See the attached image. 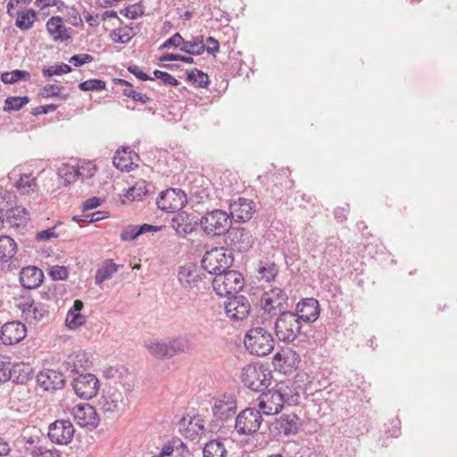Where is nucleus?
I'll list each match as a JSON object with an SVG mask.
<instances>
[{
    "instance_id": "obj_24",
    "label": "nucleus",
    "mask_w": 457,
    "mask_h": 457,
    "mask_svg": "<svg viewBox=\"0 0 457 457\" xmlns=\"http://www.w3.org/2000/svg\"><path fill=\"white\" fill-rule=\"evenodd\" d=\"M37 382L46 391H56L65 386L63 374L54 370L40 371L37 376Z\"/></svg>"
},
{
    "instance_id": "obj_39",
    "label": "nucleus",
    "mask_w": 457,
    "mask_h": 457,
    "mask_svg": "<svg viewBox=\"0 0 457 457\" xmlns=\"http://www.w3.org/2000/svg\"><path fill=\"white\" fill-rule=\"evenodd\" d=\"M186 79L192 85L202 88L207 87L210 83L209 76L196 68L186 72Z\"/></svg>"
},
{
    "instance_id": "obj_14",
    "label": "nucleus",
    "mask_w": 457,
    "mask_h": 457,
    "mask_svg": "<svg viewBox=\"0 0 457 457\" xmlns=\"http://www.w3.org/2000/svg\"><path fill=\"white\" fill-rule=\"evenodd\" d=\"M187 203V196L180 188L162 191L156 199L157 207L165 212H179Z\"/></svg>"
},
{
    "instance_id": "obj_32",
    "label": "nucleus",
    "mask_w": 457,
    "mask_h": 457,
    "mask_svg": "<svg viewBox=\"0 0 457 457\" xmlns=\"http://www.w3.org/2000/svg\"><path fill=\"white\" fill-rule=\"evenodd\" d=\"M12 381L16 384H26L32 377V368L29 364L16 363L11 368Z\"/></svg>"
},
{
    "instance_id": "obj_16",
    "label": "nucleus",
    "mask_w": 457,
    "mask_h": 457,
    "mask_svg": "<svg viewBox=\"0 0 457 457\" xmlns=\"http://www.w3.org/2000/svg\"><path fill=\"white\" fill-rule=\"evenodd\" d=\"M251 312V304L247 297L244 295H234L228 297L225 303V312L228 318L232 320H244Z\"/></svg>"
},
{
    "instance_id": "obj_3",
    "label": "nucleus",
    "mask_w": 457,
    "mask_h": 457,
    "mask_svg": "<svg viewBox=\"0 0 457 457\" xmlns=\"http://www.w3.org/2000/svg\"><path fill=\"white\" fill-rule=\"evenodd\" d=\"M272 334L262 327L250 328L244 338L247 351L256 356H265L274 349Z\"/></svg>"
},
{
    "instance_id": "obj_45",
    "label": "nucleus",
    "mask_w": 457,
    "mask_h": 457,
    "mask_svg": "<svg viewBox=\"0 0 457 457\" xmlns=\"http://www.w3.org/2000/svg\"><path fill=\"white\" fill-rule=\"evenodd\" d=\"M79 88L81 91H100L105 89L106 83L103 79H91L82 81L79 84Z\"/></svg>"
},
{
    "instance_id": "obj_47",
    "label": "nucleus",
    "mask_w": 457,
    "mask_h": 457,
    "mask_svg": "<svg viewBox=\"0 0 457 457\" xmlns=\"http://www.w3.org/2000/svg\"><path fill=\"white\" fill-rule=\"evenodd\" d=\"M71 71V67L66 63H60L54 66H49L43 69L42 73L45 77L50 78L54 75H62Z\"/></svg>"
},
{
    "instance_id": "obj_27",
    "label": "nucleus",
    "mask_w": 457,
    "mask_h": 457,
    "mask_svg": "<svg viewBox=\"0 0 457 457\" xmlns=\"http://www.w3.org/2000/svg\"><path fill=\"white\" fill-rule=\"evenodd\" d=\"M43 280L44 273L36 266H27L20 271V283L25 289L37 288Z\"/></svg>"
},
{
    "instance_id": "obj_49",
    "label": "nucleus",
    "mask_w": 457,
    "mask_h": 457,
    "mask_svg": "<svg viewBox=\"0 0 457 457\" xmlns=\"http://www.w3.org/2000/svg\"><path fill=\"white\" fill-rule=\"evenodd\" d=\"M86 322V317L80 312H68L66 316L67 326L71 329L77 328Z\"/></svg>"
},
{
    "instance_id": "obj_29",
    "label": "nucleus",
    "mask_w": 457,
    "mask_h": 457,
    "mask_svg": "<svg viewBox=\"0 0 457 457\" xmlns=\"http://www.w3.org/2000/svg\"><path fill=\"white\" fill-rule=\"evenodd\" d=\"M138 158L137 154L130 147L123 146L116 151L112 163L118 170L129 171L134 169V160Z\"/></svg>"
},
{
    "instance_id": "obj_40",
    "label": "nucleus",
    "mask_w": 457,
    "mask_h": 457,
    "mask_svg": "<svg viewBox=\"0 0 457 457\" xmlns=\"http://www.w3.org/2000/svg\"><path fill=\"white\" fill-rule=\"evenodd\" d=\"M258 273L267 282L273 281L278 274V268L274 262H261L258 266Z\"/></svg>"
},
{
    "instance_id": "obj_30",
    "label": "nucleus",
    "mask_w": 457,
    "mask_h": 457,
    "mask_svg": "<svg viewBox=\"0 0 457 457\" xmlns=\"http://www.w3.org/2000/svg\"><path fill=\"white\" fill-rule=\"evenodd\" d=\"M29 213L25 208L17 206L14 208L8 209L4 213V220H6L10 226L20 227L25 225L29 220Z\"/></svg>"
},
{
    "instance_id": "obj_31",
    "label": "nucleus",
    "mask_w": 457,
    "mask_h": 457,
    "mask_svg": "<svg viewBox=\"0 0 457 457\" xmlns=\"http://www.w3.org/2000/svg\"><path fill=\"white\" fill-rule=\"evenodd\" d=\"M17 253L15 241L8 236H0V262H8Z\"/></svg>"
},
{
    "instance_id": "obj_59",
    "label": "nucleus",
    "mask_w": 457,
    "mask_h": 457,
    "mask_svg": "<svg viewBox=\"0 0 457 457\" xmlns=\"http://www.w3.org/2000/svg\"><path fill=\"white\" fill-rule=\"evenodd\" d=\"M128 71L142 81L154 79L153 77H150L149 75L145 73L143 71H141L137 65H129L128 67Z\"/></svg>"
},
{
    "instance_id": "obj_36",
    "label": "nucleus",
    "mask_w": 457,
    "mask_h": 457,
    "mask_svg": "<svg viewBox=\"0 0 457 457\" xmlns=\"http://www.w3.org/2000/svg\"><path fill=\"white\" fill-rule=\"evenodd\" d=\"M228 451L220 440H211L203 449V457H227Z\"/></svg>"
},
{
    "instance_id": "obj_51",
    "label": "nucleus",
    "mask_w": 457,
    "mask_h": 457,
    "mask_svg": "<svg viewBox=\"0 0 457 457\" xmlns=\"http://www.w3.org/2000/svg\"><path fill=\"white\" fill-rule=\"evenodd\" d=\"M184 37L179 33H175L167 40H165L160 46L159 49H170V48H180L183 46Z\"/></svg>"
},
{
    "instance_id": "obj_13",
    "label": "nucleus",
    "mask_w": 457,
    "mask_h": 457,
    "mask_svg": "<svg viewBox=\"0 0 457 457\" xmlns=\"http://www.w3.org/2000/svg\"><path fill=\"white\" fill-rule=\"evenodd\" d=\"M263 421L260 410L246 408L239 412L235 420V429L240 436L255 434Z\"/></svg>"
},
{
    "instance_id": "obj_33",
    "label": "nucleus",
    "mask_w": 457,
    "mask_h": 457,
    "mask_svg": "<svg viewBox=\"0 0 457 457\" xmlns=\"http://www.w3.org/2000/svg\"><path fill=\"white\" fill-rule=\"evenodd\" d=\"M59 175L63 178L65 183L70 184L78 178L90 179L94 176L92 170H88L87 173L84 172V166L75 168L74 166L66 167L59 171Z\"/></svg>"
},
{
    "instance_id": "obj_22",
    "label": "nucleus",
    "mask_w": 457,
    "mask_h": 457,
    "mask_svg": "<svg viewBox=\"0 0 457 457\" xmlns=\"http://www.w3.org/2000/svg\"><path fill=\"white\" fill-rule=\"evenodd\" d=\"M294 312L301 322H314L318 320L320 313V303L312 297L303 298L297 303Z\"/></svg>"
},
{
    "instance_id": "obj_44",
    "label": "nucleus",
    "mask_w": 457,
    "mask_h": 457,
    "mask_svg": "<svg viewBox=\"0 0 457 457\" xmlns=\"http://www.w3.org/2000/svg\"><path fill=\"white\" fill-rule=\"evenodd\" d=\"M88 358L86 353H78L69 357L68 365L71 368L74 372H79V368H85L87 366Z\"/></svg>"
},
{
    "instance_id": "obj_1",
    "label": "nucleus",
    "mask_w": 457,
    "mask_h": 457,
    "mask_svg": "<svg viewBox=\"0 0 457 457\" xmlns=\"http://www.w3.org/2000/svg\"><path fill=\"white\" fill-rule=\"evenodd\" d=\"M267 393H262L258 407L265 415L278 414L283 409L285 403L288 402L292 395V389L285 384H277L275 389H267Z\"/></svg>"
},
{
    "instance_id": "obj_9",
    "label": "nucleus",
    "mask_w": 457,
    "mask_h": 457,
    "mask_svg": "<svg viewBox=\"0 0 457 457\" xmlns=\"http://www.w3.org/2000/svg\"><path fill=\"white\" fill-rule=\"evenodd\" d=\"M123 386H106L103 389L97 405L104 412L123 411L128 405V399L124 397Z\"/></svg>"
},
{
    "instance_id": "obj_15",
    "label": "nucleus",
    "mask_w": 457,
    "mask_h": 457,
    "mask_svg": "<svg viewBox=\"0 0 457 457\" xmlns=\"http://www.w3.org/2000/svg\"><path fill=\"white\" fill-rule=\"evenodd\" d=\"M72 386L79 397L89 400L97 394L100 383L94 374L85 373L73 378Z\"/></svg>"
},
{
    "instance_id": "obj_41",
    "label": "nucleus",
    "mask_w": 457,
    "mask_h": 457,
    "mask_svg": "<svg viewBox=\"0 0 457 457\" xmlns=\"http://www.w3.org/2000/svg\"><path fill=\"white\" fill-rule=\"evenodd\" d=\"M30 77L28 71L21 70H14L12 71H5L1 74V80L4 84H13L21 80L27 79Z\"/></svg>"
},
{
    "instance_id": "obj_2",
    "label": "nucleus",
    "mask_w": 457,
    "mask_h": 457,
    "mask_svg": "<svg viewBox=\"0 0 457 457\" xmlns=\"http://www.w3.org/2000/svg\"><path fill=\"white\" fill-rule=\"evenodd\" d=\"M145 347L153 356L158 359L170 358L191 349L186 336L161 341H149L145 343Z\"/></svg>"
},
{
    "instance_id": "obj_11",
    "label": "nucleus",
    "mask_w": 457,
    "mask_h": 457,
    "mask_svg": "<svg viewBox=\"0 0 457 457\" xmlns=\"http://www.w3.org/2000/svg\"><path fill=\"white\" fill-rule=\"evenodd\" d=\"M17 306L29 324H37L48 315V306L36 301L29 292L20 296Z\"/></svg>"
},
{
    "instance_id": "obj_8",
    "label": "nucleus",
    "mask_w": 457,
    "mask_h": 457,
    "mask_svg": "<svg viewBox=\"0 0 457 457\" xmlns=\"http://www.w3.org/2000/svg\"><path fill=\"white\" fill-rule=\"evenodd\" d=\"M245 286V279L241 273L233 270H227L217 274L212 279V287L217 295L231 297L238 295Z\"/></svg>"
},
{
    "instance_id": "obj_19",
    "label": "nucleus",
    "mask_w": 457,
    "mask_h": 457,
    "mask_svg": "<svg viewBox=\"0 0 457 457\" xmlns=\"http://www.w3.org/2000/svg\"><path fill=\"white\" fill-rule=\"evenodd\" d=\"M171 226L179 237H186L200 226V218L180 210L171 220Z\"/></svg>"
},
{
    "instance_id": "obj_54",
    "label": "nucleus",
    "mask_w": 457,
    "mask_h": 457,
    "mask_svg": "<svg viewBox=\"0 0 457 457\" xmlns=\"http://www.w3.org/2000/svg\"><path fill=\"white\" fill-rule=\"evenodd\" d=\"M126 11L129 12V14H127V18L136 20L144 15L145 6L142 4V2H139L137 4L129 5L126 7Z\"/></svg>"
},
{
    "instance_id": "obj_28",
    "label": "nucleus",
    "mask_w": 457,
    "mask_h": 457,
    "mask_svg": "<svg viewBox=\"0 0 457 457\" xmlns=\"http://www.w3.org/2000/svg\"><path fill=\"white\" fill-rule=\"evenodd\" d=\"M46 28L51 38L55 42H64L71 39V35L60 16L51 17L46 21Z\"/></svg>"
},
{
    "instance_id": "obj_46",
    "label": "nucleus",
    "mask_w": 457,
    "mask_h": 457,
    "mask_svg": "<svg viewBox=\"0 0 457 457\" xmlns=\"http://www.w3.org/2000/svg\"><path fill=\"white\" fill-rule=\"evenodd\" d=\"M135 35L132 28L123 29L119 28L113 29L111 33L112 39L117 43H128Z\"/></svg>"
},
{
    "instance_id": "obj_53",
    "label": "nucleus",
    "mask_w": 457,
    "mask_h": 457,
    "mask_svg": "<svg viewBox=\"0 0 457 457\" xmlns=\"http://www.w3.org/2000/svg\"><path fill=\"white\" fill-rule=\"evenodd\" d=\"M141 235V231L138 226H129L123 228L120 234V239L122 241H133Z\"/></svg>"
},
{
    "instance_id": "obj_60",
    "label": "nucleus",
    "mask_w": 457,
    "mask_h": 457,
    "mask_svg": "<svg viewBox=\"0 0 457 457\" xmlns=\"http://www.w3.org/2000/svg\"><path fill=\"white\" fill-rule=\"evenodd\" d=\"M12 380V371L9 365L0 361V384Z\"/></svg>"
},
{
    "instance_id": "obj_50",
    "label": "nucleus",
    "mask_w": 457,
    "mask_h": 457,
    "mask_svg": "<svg viewBox=\"0 0 457 457\" xmlns=\"http://www.w3.org/2000/svg\"><path fill=\"white\" fill-rule=\"evenodd\" d=\"M36 185L35 179L30 176L23 174L16 182V187L22 194L29 193L30 189Z\"/></svg>"
},
{
    "instance_id": "obj_34",
    "label": "nucleus",
    "mask_w": 457,
    "mask_h": 457,
    "mask_svg": "<svg viewBox=\"0 0 457 457\" xmlns=\"http://www.w3.org/2000/svg\"><path fill=\"white\" fill-rule=\"evenodd\" d=\"M180 51L191 55H200L205 51V44L203 36L193 37L192 40L184 39Z\"/></svg>"
},
{
    "instance_id": "obj_58",
    "label": "nucleus",
    "mask_w": 457,
    "mask_h": 457,
    "mask_svg": "<svg viewBox=\"0 0 457 457\" xmlns=\"http://www.w3.org/2000/svg\"><path fill=\"white\" fill-rule=\"evenodd\" d=\"M206 43L208 46H205V51L208 54L215 55L220 51V43L213 37H208Z\"/></svg>"
},
{
    "instance_id": "obj_17",
    "label": "nucleus",
    "mask_w": 457,
    "mask_h": 457,
    "mask_svg": "<svg viewBox=\"0 0 457 457\" xmlns=\"http://www.w3.org/2000/svg\"><path fill=\"white\" fill-rule=\"evenodd\" d=\"M74 432L70 420H58L49 425L47 436L56 445H67L72 440Z\"/></svg>"
},
{
    "instance_id": "obj_10",
    "label": "nucleus",
    "mask_w": 457,
    "mask_h": 457,
    "mask_svg": "<svg viewBox=\"0 0 457 457\" xmlns=\"http://www.w3.org/2000/svg\"><path fill=\"white\" fill-rule=\"evenodd\" d=\"M260 306L270 316L279 315L286 312L288 307V296L284 289L273 287L269 291H265L261 299Z\"/></svg>"
},
{
    "instance_id": "obj_43",
    "label": "nucleus",
    "mask_w": 457,
    "mask_h": 457,
    "mask_svg": "<svg viewBox=\"0 0 457 457\" xmlns=\"http://www.w3.org/2000/svg\"><path fill=\"white\" fill-rule=\"evenodd\" d=\"M29 452V448H27ZM31 457H61L60 452L54 448L48 449L43 444H37L29 450Z\"/></svg>"
},
{
    "instance_id": "obj_18",
    "label": "nucleus",
    "mask_w": 457,
    "mask_h": 457,
    "mask_svg": "<svg viewBox=\"0 0 457 457\" xmlns=\"http://www.w3.org/2000/svg\"><path fill=\"white\" fill-rule=\"evenodd\" d=\"M228 209L231 220L245 222L253 217L255 212V204L250 199L238 197L229 203Z\"/></svg>"
},
{
    "instance_id": "obj_42",
    "label": "nucleus",
    "mask_w": 457,
    "mask_h": 457,
    "mask_svg": "<svg viewBox=\"0 0 457 457\" xmlns=\"http://www.w3.org/2000/svg\"><path fill=\"white\" fill-rule=\"evenodd\" d=\"M29 102V96H9L4 100L5 112L19 111Z\"/></svg>"
},
{
    "instance_id": "obj_35",
    "label": "nucleus",
    "mask_w": 457,
    "mask_h": 457,
    "mask_svg": "<svg viewBox=\"0 0 457 457\" xmlns=\"http://www.w3.org/2000/svg\"><path fill=\"white\" fill-rule=\"evenodd\" d=\"M148 186L145 180H138L127 190L125 197L130 201H142L149 192Z\"/></svg>"
},
{
    "instance_id": "obj_12",
    "label": "nucleus",
    "mask_w": 457,
    "mask_h": 457,
    "mask_svg": "<svg viewBox=\"0 0 457 457\" xmlns=\"http://www.w3.org/2000/svg\"><path fill=\"white\" fill-rule=\"evenodd\" d=\"M224 243L230 252L246 253L253 247L254 240L247 228L231 226L224 235Z\"/></svg>"
},
{
    "instance_id": "obj_23",
    "label": "nucleus",
    "mask_w": 457,
    "mask_h": 457,
    "mask_svg": "<svg viewBox=\"0 0 457 457\" xmlns=\"http://www.w3.org/2000/svg\"><path fill=\"white\" fill-rule=\"evenodd\" d=\"M27 335V328L21 321L6 322L1 328L0 339L5 345L20 343Z\"/></svg>"
},
{
    "instance_id": "obj_63",
    "label": "nucleus",
    "mask_w": 457,
    "mask_h": 457,
    "mask_svg": "<svg viewBox=\"0 0 457 457\" xmlns=\"http://www.w3.org/2000/svg\"><path fill=\"white\" fill-rule=\"evenodd\" d=\"M100 204H101L100 198H98L96 196L90 197L83 203V204H82L83 211L95 209V208L98 207Z\"/></svg>"
},
{
    "instance_id": "obj_20",
    "label": "nucleus",
    "mask_w": 457,
    "mask_h": 457,
    "mask_svg": "<svg viewBox=\"0 0 457 457\" xmlns=\"http://www.w3.org/2000/svg\"><path fill=\"white\" fill-rule=\"evenodd\" d=\"M71 414L80 427L96 428L99 424V417L96 409L89 403H79L73 407Z\"/></svg>"
},
{
    "instance_id": "obj_52",
    "label": "nucleus",
    "mask_w": 457,
    "mask_h": 457,
    "mask_svg": "<svg viewBox=\"0 0 457 457\" xmlns=\"http://www.w3.org/2000/svg\"><path fill=\"white\" fill-rule=\"evenodd\" d=\"M187 431L189 433V435L186 436L187 437H193L195 435L203 433L204 431L203 420L196 417L190 419Z\"/></svg>"
},
{
    "instance_id": "obj_26",
    "label": "nucleus",
    "mask_w": 457,
    "mask_h": 457,
    "mask_svg": "<svg viewBox=\"0 0 457 457\" xmlns=\"http://www.w3.org/2000/svg\"><path fill=\"white\" fill-rule=\"evenodd\" d=\"M237 401L232 395H223L215 401L212 407L213 415L221 420L231 419L237 411Z\"/></svg>"
},
{
    "instance_id": "obj_62",
    "label": "nucleus",
    "mask_w": 457,
    "mask_h": 457,
    "mask_svg": "<svg viewBox=\"0 0 457 457\" xmlns=\"http://www.w3.org/2000/svg\"><path fill=\"white\" fill-rule=\"evenodd\" d=\"M57 107L58 106L54 104L40 105L34 109V111L32 112V114L33 115L46 114V113L54 112L57 109Z\"/></svg>"
},
{
    "instance_id": "obj_56",
    "label": "nucleus",
    "mask_w": 457,
    "mask_h": 457,
    "mask_svg": "<svg viewBox=\"0 0 457 457\" xmlns=\"http://www.w3.org/2000/svg\"><path fill=\"white\" fill-rule=\"evenodd\" d=\"M123 95L133 99L134 101L141 102L142 104H146L151 100V98L146 95L139 93L132 88H125L123 90Z\"/></svg>"
},
{
    "instance_id": "obj_37",
    "label": "nucleus",
    "mask_w": 457,
    "mask_h": 457,
    "mask_svg": "<svg viewBox=\"0 0 457 457\" xmlns=\"http://www.w3.org/2000/svg\"><path fill=\"white\" fill-rule=\"evenodd\" d=\"M37 13L34 9H29L26 12H19L15 25L21 30H28L33 27Z\"/></svg>"
},
{
    "instance_id": "obj_61",
    "label": "nucleus",
    "mask_w": 457,
    "mask_h": 457,
    "mask_svg": "<svg viewBox=\"0 0 457 457\" xmlns=\"http://www.w3.org/2000/svg\"><path fill=\"white\" fill-rule=\"evenodd\" d=\"M54 237H57V235L54 233V227L39 231L36 235V239L37 241H48Z\"/></svg>"
},
{
    "instance_id": "obj_38",
    "label": "nucleus",
    "mask_w": 457,
    "mask_h": 457,
    "mask_svg": "<svg viewBox=\"0 0 457 457\" xmlns=\"http://www.w3.org/2000/svg\"><path fill=\"white\" fill-rule=\"evenodd\" d=\"M118 270V265L113 262L112 259L104 262V266L96 270L95 276V282L96 285L102 284L106 279L110 278L113 273Z\"/></svg>"
},
{
    "instance_id": "obj_57",
    "label": "nucleus",
    "mask_w": 457,
    "mask_h": 457,
    "mask_svg": "<svg viewBox=\"0 0 457 457\" xmlns=\"http://www.w3.org/2000/svg\"><path fill=\"white\" fill-rule=\"evenodd\" d=\"M94 57L88 54H79L72 55L69 62L72 63L76 67H80L83 64L89 63L93 62Z\"/></svg>"
},
{
    "instance_id": "obj_21",
    "label": "nucleus",
    "mask_w": 457,
    "mask_h": 457,
    "mask_svg": "<svg viewBox=\"0 0 457 457\" xmlns=\"http://www.w3.org/2000/svg\"><path fill=\"white\" fill-rule=\"evenodd\" d=\"M302 427V421L295 413L282 414L271 424L278 435H296Z\"/></svg>"
},
{
    "instance_id": "obj_25",
    "label": "nucleus",
    "mask_w": 457,
    "mask_h": 457,
    "mask_svg": "<svg viewBox=\"0 0 457 457\" xmlns=\"http://www.w3.org/2000/svg\"><path fill=\"white\" fill-rule=\"evenodd\" d=\"M204 276V273L195 265L188 264L179 268L178 279L183 288L190 290L197 287Z\"/></svg>"
},
{
    "instance_id": "obj_4",
    "label": "nucleus",
    "mask_w": 457,
    "mask_h": 457,
    "mask_svg": "<svg viewBox=\"0 0 457 457\" xmlns=\"http://www.w3.org/2000/svg\"><path fill=\"white\" fill-rule=\"evenodd\" d=\"M272 372L264 365L249 364L246 365L241 374V379L244 385L254 391L265 392L272 382Z\"/></svg>"
},
{
    "instance_id": "obj_5",
    "label": "nucleus",
    "mask_w": 457,
    "mask_h": 457,
    "mask_svg": "<svg viewBox=\"0 0 457 457\" xmlns=\"http://www.w3.org/2000/svg\"><path fill=\"white\" fill-rule=\"evenodd\" d=\"M301 329L302 322L297 315L287 310L279 313L274 324L275 334L278 340L287 344L297 338Z\"/></svg>"
},
{
    "instance_id": "obj_48",
    "label": "nucleus",
    "mask_w": 457,
    "mask_h": 457,
    "mask_svg": "<svg viewBox=\"0 0 457 457\" xmlns=\"http://www.w3.org/2000/svg\"><path fill=\"white\" fill-rule=\"evenodd\" d=\"M62 89V86L47 84L43 87L41 95L46 98L59 97L61 99L66 100L69 95L61 96L60 94Z\"/></svg>"
},
{
    "instance_id": "obj_55",
    "label": "nucleus",
    "mask_w": 457,
    "mask_h": 457,
    "mask_svg": "<svg viewBox=\"0 0 457 457\" xmlns=\"http://www.w3.org/2000/svg\"><path fill=\"white\" fill-rule=\"evenodd\" d=\"M48 274L53 280H63L68 278V270L64 266H53Z\"/></svg>"
},
{
    "instance_id": "obj_6",
    "label": "nucleus",
    "mask_w": 457,
    "mask_h": 457,
    "mask_svg": "<svg viewBox=\"0 0 457 457\" xmlns=\"http://www.w3.org/2000/svg\"><path fill=\"white\" fill-rule=\"evenodd\" d=\"M234 262L232 252L224 247H214L204 255L202 268L208 273L215 275L223 273L230 268Z\"/></svg>"
},
{
    "instance_id": "obj_64",
    "label": "nucleus",
    "mask_w": 457,
    "mask_h": 457,
    "mask_svg": "<svg viewBox=\"0 0 457 457\" xmlns=\"http://www.w3.org/2000/svg\"><path fill=\"white\" fill-rule=\"evenodd\" d=\"M85 21L88 23L91 27H97L100 24L101 18L99 14L92 15L88 12H84L83 13Z\"/></svg>"
},
{
    "instance_id": "obj_7",
    "label": "nucleus",
    "mask_w": 457,
    "mask_h": 457,
    "mask_svg": "<svg viewBox=\"0 0 457 457\" xmlns=\"http://www.w3.org/2000/svg\"><path fill=\"white\" fill-rule=\"evenodd\" d=\"M200 226L209 237L224 236L231 227L230 216L220 209L208 211L200 218Z\"/></svg>"
}]
</instances>
